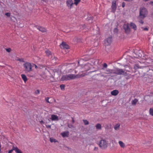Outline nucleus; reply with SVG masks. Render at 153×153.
Returning a JSON list of instances; mask_svg holds the SVG:
<instances>
[{
  "instance_id": "obj_19",
  "label": "nucleus",
  "mask_w": 153,
  "mask_h": 153,
  "mask_svg": "<svg viewBox=\"0 0 153 153\" xmlns=\"http://www.w3.org/2000/svg\"><path fill=\"white\" fill-rule=\"evenodd\" d=\"M130 26L134 30H136L137 29V27L135 24L131 22L130 23Z\"/></svg>"
},
{
  "instance_id": "obj_47",
  "label": "nucleus",
  "mask_w": 153,
  "mask_h": 153,
  "mask_svg": "<svg viewBox=\"0 0 153 153\" xmlns=\"http://www.w3.org/2000/svg\"><path fill=\"white\" fill-rule=\"evenodd\" d=\"M144 30H148V29L147 28H144Z\"/></svg>"
},
{
  "instance_id": "obj_12",
  "label": "nucleus",
  "mask_w": 153,
  "mask_h": 153,
  "mask_svg": "<svg viewBox=\"0 0 153 153\" xmlns=\"http://www.w3.org/2000/svg\"><path fill=\"white\" fill-rule=\"evenodd\" d=\"M91 65L89 63H87L84 65L85 71H88L91 68Z\"/></svg>"
},
{
  "instance_id": "obj_46",
  "label": "nucleus",
  "mask_w": 153,
  "mask_h": 153,
  "mask_svg": "<svg viewBox=\"0 0 153 153\" xmlns=\"http://www.w3.org/2000/svg\"><path fill=\"white\" fill-rule=\"evenodd\" d=\"M117 28H115L114 29V31H117Z\"/></svg>"
},
{
  "instance_id": "obj_8",
  "label": "nucleus",
  "mask_w": 153,
  "mask_h": 153,
  "mask_svg": "<svg viewBox=\"0 0 153 153\" xmlns=\"http://www.w3.org/2000/svg\"><path fill=\"white\" fill-rule=\"evenodd\" d=\"M66 4L68 8L71 9L74 3L72 0H67L66 1Z\"/></svg>"
},
{
  "instance_id": "obj_39",
  "label": "nucleus",
  "mask_w": 153,
  "mask_h": 153,
  "mask_svg": "<svg viewBox=\"0 0 153 153\" xmlns=\"http://www.w3.org/2000/svg\"><path fill=\"white\" fill-rule=\"evenodd\" d=\"M125 3L124 2H123L122 3V7H124L125 6Z\"/></svg>"
},
{
  "instance_id": "obj_42",
  "label": "nucleus",
  "mask_w": 153,
  "mask_h": 153,
  "mask_svg": "<svg viewBox=\"0 0 153 153\" xmlns=\"http://www.w3.org/2000/svg\"><path fill=\"white\" fill-rule=\"evenodd\" d=\"M98 149V148L97 147H95L94 149V150H95V151L97 150Z\"/></svg>"
},
{
  "instance_id": "obj_14",
  "label": "nucleus",
  "mask_w": 153,
  "mask_h": 153,
  "mask_svg": "<svg viewBox=\"0 0 153 153\" xmlns=\"http://www.w3.org/2000/svg\"><path fill=\"white\" fill-rule=\"evenodd\" d=\"M51 119L52 121H58L59 120L58 117L55 115L52 114L51 115Z\"/></svg>"
},
{
  "instance_id": "obj_17",
  "label": "nucleus",
  "mask_w": 153,
  "mask_h": 153,
  "mask_svg": "<svg viewBox=\"0 0 153 153\" xmlns=\"http://www.w3.org/2000/svg\"><path fill=\"white\" fill-rule=\"evenodd\" d=\"M62 81H68V75H66L62 76L61 78Z\"/></svg>"
},
{
  "instance_id": "obj_36",
  "label": "nucleus",
  "mask_w": 153,
  "mask_h": 153,
  "mask_svg": "<svg viewBox=\"0 0 153 153\" xmlns=\"http://www.w3.org/2000/svg\"><path fill=\"white\" fill-rule=\"evenodd\" d=\"M5 15L7 17H10V14L9 13H6Z\"/></svg>"
},
{
  "instance_id": "obj_38",
  "label": "nucleus",
  "mask_w": 153,
  "mask_h": 153,
  "mask_svg": "<svg viewBox=\"0 0 153 153\" xmlns=\"http://www.w3.org/2000/svg\"><path fill=\"white\" fill-rule=\"evenodd\" d=\"M46 127L47 128H51V125H46Z\"/></svg>"
},
{
  "instance_id": "obj_21",
  "label": "nucleus",
  "mask_w": 153,
  "mask_h": 153,
  "mask_svg": "<svg viewBox=\"0 0 153 153\" xmlns=\"http://www.w3.org/2000/svg\"><path fill=\"white\" fill-rule=\"evenodd\" d=\"M120 126V124L119 123L116 124L114 127V128L115 130H118Z\"/></svg>"
},
{
  "instance_id": "obj_29",
  "label": "nucleus",
  "mask_w": 153,
  "mask_h": 153,
  "mask_svg": "<svg viewBox=\"0 0 153 153\" xmlns=\"http://www.w3.org/2000/svg\"><path fill=\"white\" fill-rule=\"evenodd\" d=\"M83 121L85 125H87L89 124L88 121L87 120H83Z\"/></svg>"
},
{
  "instance_id": "obj_26",
  "label": "nucleus",
  "mask_w": 153,
  "mask_h": 153,
  "mask_svg": "<svg viewBox=\"0 0 153 153\" xmlns=\"http://www.w3.org/2000/svg\"><path fill=\"white\" fill-rule=\"evenodd\" d=\"M149 114L151 116H153V108H150L149 110Z\"/></svg>"
},
{
  "instance_id": "obj_2",
  "label": "nucleus",
  "mask_w": 153,
  "mask_h": 153,
  "mask_svg": "<svg viewBox=\"0 0 153 153\" xmlns=\"http://www.w3.org/2000/svg\"><path fill=\"white\" fill-rule=\"evenodd\" d=\"M114 74L117 75H123L125 76L127 75V73L123 71V69L118 68L114 69Z\"/></svg>"
},
{
  "instance_id": "obj_43",
  "label": "nucleus",
  "mask_w": 153,
  "mask_h": 153,
  "mask_svg": "<svg viewBox=\"0 0 153 153\" xmlns=\"http://www.w3.org/2000/svg\"><path fill=\"white\" fill-rule=\"evenodd\" d=\"M33 65H34L35 66V68H37V66L35 64H33Z\"/></svg>"
},
{
  "instance_id": "obj_16",
  "label": "nucleus",
  "mask_w": 153,
  "mask_h": 153,
  "mask_svg": "<svg viewBox=\"0 0 153 153\" xmlns=\"http://www.w3.org/2000/svg\"><path fill=\"white\" fill-rule=\"evenodd\" d=\"M69 134V132L68 131H66L62 132L61 134L63 137H68Z\"/></svg>"
},
{
  "instance_id": "obj_34",
  "label": "nucleus",
  "mask_w": 153,
  "mask_h": 153,
  "mask_svg": "<svg viewBox=\"0 0 153 153\" xmlns=\"http://www.w3.org/2000/svg\"><path fill=\"white\" fill-rule=\"evenodd\" d=\"M5 50L6 51L8 52H10L11 51V49L10 48H6Z\"/></svg>"
},
{
  "instance_id": "obj_45",
  "label": "nucleus",
  "mask_w": 153,
  "mask_h": 153,
  "mask_svg": "<svg viewBox=\"0 0 153 153\" xmlns=\"http://www.w3.org/2000/svg\"><path fill=\"white\" fill-rule=\"evenodd\" d=\"M72 118V122L73 123H74V119H73V118Z\"/></svg>"
},
{
  "instance_id": "obj_48",
  "label": "nucleus",
  "mask_w": 153,
  "mask_h": 153,
  "mask_svg": "<svg viewBox=\"0 0 153 153\" xmlns=\"http://www.w3.org/2000/svg\"><path fill=\"white\" fill-rule=\"evenodd\" d=\"M140 23L142 24H143V21H141Z\"/></svg>"
},
{
  "instance_id": "obj_15",
  "label": "nucleus",
  "mask_w": 153,
  "mask_h": 153,
  "mask_svg": "<svg viewBox=\"0 0 153 153\" xmlns=\"http://www.w3.org/2000/svg\"><path fill=\"white\" fill-rule=\"evenodd\" d=\"M106 72L105 73L106 74H114V69H108L105 71Z\"/></svg>"
},
{
  "instance_id": "obj_13",
  "label": "nucleus",
  "mask_w": 153,
  "mask_h": 153,
  "mask_svg": "<svg viewBox=\"0 0 153 153\" xmlns=\"http://www.w3.org/2000/svg\"><path fill=\"white\" fill-rule=\"evenodd\" d=\"M36 27L37 29L42 32H45L46 31V29L43 27L39 26H36Z\"/></svg>"
},
{
  "instance_id": "obj_49",
  "label": "nucleus",
  "mask_w": 153,
  "mask_h": 153,
  "mask_svg": "<svg viewBox=\"0 0 153 153\" xmlns=\"http://www.w3.org/2000/svg\"><path fill=\"white\" fill-rule=\"evenodd\" d=\"M139 56L141 57V56H140V55H139Z\"/></svg>"
},
{
  "instance_id": "obj_11",
  "label": "nucleus",
  "mask_w": 153,
  "mask_h": 153,
  "mask_svg": "<svg viewBox=\"0 0 153 153\" xmlns=\"http://www.w3.org/2000/svg\"><path fill=\"white\" fill-rule=\"evenodd\" d=\"M60 47L63 49H68L69 48V46L65 42H63L60 45Z\"/></svg>"
},
{
  "instance_id": "obj_6",
  "label": "nucleus",
  "mask_w": 153,
  "mask_h": 153,
  "mask_svg": "<svg viewBox=\"0 0 153 153\" xmlns=\"http://www.w3.org/2000/svg\"><path fill=\"white\" fill-rule=\"evenodd\" d=\"M112 38L110 37L106 38L104 41L105 44V46H108L110 45L112 42Z\"/></svg>"
},
{
  "instance_id": "obj_22",
  "label": "nucleus",
  "mask_w": 153,
  "mask_h": 153,
  "mask_svg": "<svg viewBox=\"0 0 153 153\" xmlns=\"http://www.w3.org/2000/svg\"><path fill=\"white\" fill-rule=\"evenodd\" d=\"M118 143L121 148H124L125 147V144L122 141H119Z\"/></svg>"
},
{
  "instance_id": "obj_20",
  "label": "nucleus",
  "mask_w": 153,
  "mask_h": 153,
  "mask_svg": "<svg viewBox=\"0 0 153 153\" xmlns=\"http://www.w3.org/2000/svg\"><path fill=\"white\" fill-rule=\"evenodd\" d=\"M95 127L96 128V129L97 130H100L102 129L101 125L100 123L97 124L96 125Z\"/></svg>"
},
{
  "instance_id": "obj_30",
  "label": "nucleus",
  "mask_w": 153,
  "mask_h": 153,
  "mask_svg": "<svg viewBox=\"0 0 153 153\" xmlns=\"http://www.w3.org/2000/svg\"><path fill=\"white\" fill-rule=\"evenodd\" d=\"M45 53L46 54L48 55V56L50 55L51 53L50 52V51L48 50L46 51Z\"/></svg>"
},
{
  "instance_id": "obj_40",
  "label": "nucleus",
  "mask_w": 153,
  "mask_h": 153,
  "mask_svg": "<svg viewBox=\"0 0 153 153\" xmlns=\"http://www.w3.org/2000/svg\"><path fill=\"white\" fill-rule=\"evenodd\" d=\"M107 66V64L106 63H104L103 64V67L104 68H106Z\"/></svg>"
},
{
  "instance_id": "obj_41",
  "label": "nucleus",
  "mask_w": 153,
  "mask_h": 153,
  "mask_svg": "<svg viewBox=\"0 0 153 153\" xmlns=\"http://www.w3.org/2000/svg\"><path fill=\"white\" fill-rule=\"evenodd\" d=\"M40 93L39 91V90H37L36 91V93L37 94H39Z\"/></svg>"
},
{
  "instance_id": "obj_23",
  "label": "nucleus",
  "mask_w": 153,
  "mask_h": 153,
  "mask_svg": "<svg viewBox=\"0 0 153 153\" xmlns=\"http://www.w3.org/2000/svg\"><path fill=\"white\" fill-rule=\"evenodd\" d=\"M138 101V100L137 99H135L132 100L131 102V104L133 105H135Z\"/></svg>"
},
{
  "instance_id": "obj_4",
  "label": "nucleus",
  "mask_w": 153,
  "mask_h": 153,
  "mask_svg": "<svg viewBox=\"0 0 153 153\" xmlns=\"http://www.w3.org/2000/svg\"><path fill=\"white\" fill-rule=\"evenodd\" d=\"M87 74H82L80 75H75L72 74H68V80L71 79H75L77 78L81 77L84 76Z\"/></svg>"
},
{
  "instance_id": "obj_25",
  "label": "nucleus",
  "mask_w": 153,
  "mask_h": 153,
  "mask_svg": "<svg viewBox=\"0 0 153 153\" xmlns=\"http://www.w3.org/2000/svg\"><path fill=\"white\" fill-rule=\"evenodd\" d=\"M21 76L22 79H23V80L25 82H26L27 81V77L25 75L23 74H22Z\"/></svg>"
},
{
  "instance_id": "obj_24",
  "label": "nucleus",
  "mask_w": 153,
  "mask_h": 153,
  "mask_svg": "<svg viewBox=\"0 0 153 153\" xmlns=\"http://www.w3.org/2000/svg\"><path fill=\"white\" fill-rule=\"evenodd\" d=\"M57 59V58L55 57L54 56H52L51 60L53 61L52 62H53L54 64L56 63V61Z\"/></svg>"
},
{
  "instance_id": "obj_1",
  "label": "nucleus",
  "mask_w": 153,
  "mask_h": 153,
  "mask_svg": "<svg viewBox=\"0 0 153 153\" xmlns=\"http://www.w3.org/2000/svg\"><path fill=\"white\" fill-rule=\"evenodd\" d=\"M24 71L26 73L30 72L32 71V66L31 64L29 62H25L23 64Z\"/></svg>"
},
{
  "instance_id": "obj_35",
  "label": "nucleus",
  "mask_w": 153,
  "mask_h": 153,
  "mask_svg": "<svg viewBox=\"0 0 153 153\" xmlns=\"http://www.w3.org/2000/svg\"><path fill=\"white\" fill-rule=\"evenodd\" d=\"M68 126L69 128H73L74 127L72 125H70L69 124H68Z\"/></svg>"
},
{
  "instance_id": "obj_33",
  "label": "nucleus",
  "mask_w": 153,
  "mask_h": 153,
  "mask_svg": "<svg viewBox=\"0 0 153 153\" xmlns=\"http://www.w3.org/2000/svg\"><path fill=\"white\" fill-rule=\"evenodd\" d=\"M60 87L62 90H63L65 88V85H60Z\"/></svg>"
},
{
  "instance_id": "obj_32",
  "label": "nucleus",
  "mask_w": 153,
  "mask_h": 153,
  "mask_svg": "<svg viewBox=\"0 0 153 153\" xmlns=\"http://www.w3.org/2000/svg\"><path fill=\"white\" fill-rule=\"evenodd\" d=\"M16 60H17V61H19L20 62H24V59H22V58L18 59H17Z\"/></svg>"
},
{
  "instance_id": "obj_3",
  "label": "nucleus",
  "mask_w": 153,
  "mask_h": 153,
  "mask_svg": "<svg viewBox=\"0 0 153 153\" xmlns=\"http://www.w3.org/2000/svg\"><path fill=\"white\" fill-rule=\"evenodd\" d=\"M147 11L146 8L143 7L140 8V16L142 18H144L147 14Z\"/></svg>"
},
{
  "instance_id": "obj_28",
  "label": "nucleus",
  "mask_w": 153,
  "mask_h": 153,
  "mask_svg": "<svg viewBox=\"0 0 153 153\" xmlns=\"http://www.w3.org/2000/svg\"><path fill=\"white\" fill-rule=\"evenodd\" d=\"M80 1L81 0H74V4L76 5H77Z\"/></svg>"
},
{
  "instance_id": "obj_31",
  "label": "nucleus",
  "mask_w": 153,
  "mask_h": 153,
  "mask_svg": "<svg viewBox=\"0 0 153 153\" xmlns=\"http://www.w3.org/2000/svg\"><path fill=\"white\" fill-rule=\"evenodd\" d=\"M134 68L135 70L139 68V67H138V65H134Z\"/></svg>"
},
{
  "instance_id": "obj_44",
  "label": "nucleus",
  "mask_w": 153,
  "mask_h": 153,
  "mask_svg": "<svg viewBox=\"0 0 153 153\" xmlns=\"http://www.w3.org/2000/svg\"><path fill=\"white\" fill-rule=\"evenodd\" d=\"M40 123L41 124L44 123V122L42 120H41V121H40Z\"/></svg>"
},
{
  "instance_id": "obj_37",
  "label": "nucleus",
  "mask_w": 153,
  "mask_h": 153,
  "mask_svg": "<svg viewBox=\"0 0 153 153\" xmlns=\"http://www.w3.org/2000/svg\"><path fill=\"white\" fill-rule=\"evenodd\" d=\"M49 97H46L45 98V100L46 101V102H48V103H49V102L48 100H49Z\"/></svg>"
},
{
  "instance_id": "obj_5",
  "label": "nucleus",
  "mask_w": 153,
  "mask_h": 153,
  "mask_svg": "<svg viewBox=\"0 0 153 153\" xmlns=\"http://www.w3.org/2000/svg\"><path fill=\"white\" fill-rule=\"evenodd\" d=\"M108 143L105 140H101L99 143V146L102 149H104L106 148L108 146Z\"/></svg>"
},
{
  "instance_id": "obj_10",
  "label": "nucleus",
  "mask_w": 153,
  "mask_h": 153,
  "mask_svg": "<svg viewBox=\"0 0 153 153\" xmlns=\"http://www.w3.org/2000/svg\"><path fill=\"white\" fill-rule=\"evenodd\" d=\"M112 12L114 13L116 11V2L115 1L112 2V5L111 6Z\"/></svg>"
},
{
  "instance_id": "obj_27",
  "label": "nucleus",
  "mask_w": 153,
  "mask_h": 153,
  "mask_svg": "<svg viewBox=\"0 0 153 153\" xmlns=\"http://www.w3.org/2000/svg\"><path fill=\"white\" fill-rule=\"evenodd\" d=\"M50 142L52 143L53 142L55 143V142H57V141L56 140V139H53L52 138H50Z\"/></svg>"
},
{
  "instance_id": "obj_7",
  "label": "nucleus",
  "mask_w": 153,
  "mask_h": 153,
  "mask_svg": "<svg viewBox=\"0 0 153 153\" xmlns=\"http://www.w3.org/2000/svg\"><path fill=\"white\" fill-rule=\"evenodd\" d=\"M13 150H14L16 153H23L17 147H13L12 149L9 150L8 153H12Z\"/></svg>"
},
{
  "instance_id": "obj_18",
  "label": "nucleus",
  "mask_w": 153,
  "mask_h": 153,
  "mask_svg": "<svg viewBox=\"0 0 153 153\" xmlns=\"http://www.w3.org/2000/svg\"><path fill=\"white\" fill-rule=\"evenodd\" d=\"M119 93V91L117 90H114L111 92V94L113 96H116Z\"/></svg>"
},
{
  "instance_id": "obj_9",
  "label": "nucleus",
  "mask_w": 153,
  "mask_h": 153,
  "mask_svg": "<svg viewBox=\"0 0 153 153\" xmlns=\"http://www.w3.org/2000/svg\"><path fill=\"white\" fill-rule=\"evenodd\" d=\"M123 28L127 33H128L130 32V29L128 24H125L123 25Z\"/></svg>"
}]
</instances>
